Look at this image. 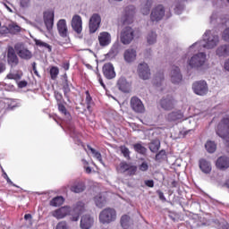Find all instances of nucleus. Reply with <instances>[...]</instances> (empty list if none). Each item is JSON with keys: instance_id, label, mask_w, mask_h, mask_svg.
I'll use <instances>...</instances> for the list:
<instances>
[{"instance_id": "37", "label": "nucleus", "mask_w": 229, "mask_h": 229, "mask_svg": "<svg viewBox=\"0 0 229 229\" xmlns=\"http://www.w3.org/2000/svg\"><path fill=\"white\" fill-rule=\"evenodd\" d=\"M205 148L207 149L208 153H216V150L217 149V145L216 144V142L208 140L205 144Z\"/></svg>"}, {"instance_id": "24", "label": "nucleus", "mask_w": 229, "mask_h": 229, "mask_svg": "<svg viewBox=\"0 0 229 229\" xmlns=\"http://www.w3.org/2000/svg\"><path fill=\"white\" fill-rule=\"evenodd\" d=\"M123 58L127 64H131L137 60V50L135 48H128L123 53Z\"/></svg>"}, {"instance_id": "2", "label": "nucleus", "mask_w": 229, "mask_h": 229, "mask_svg": "<svg viewBox=\"0 0 229 229\" xmlns=\"http://www.w3.org/2000/svg\"><path fill=\"white\" fill-rule=\"evenodd\" d=\"M206 62H207V54L200 52L199 54L193 55L187 61V64L190 69H195V71H201Z\"/></svg>"}, {"instance_id": "32", "label": "nucleus", "mask_w": 229, "mask_h": 229, "mask_svg": "<svg viewBox=\"0 0 229 229\" xmlns=\"http://www.w3.org/2000/svg\"><path fill=\"white\" fill-rule=\"evenodd\" d=\"M153 4V0H145L141 4V13L143 15H149V10Z\"/></svg>"}, {"instance_id": "36", "label": "nucleus", "mask_w": 229, "mask_h": 229, "mask_svg": "<svg viewBox=\"0 0 229 229\" xmlns=\"http://www.w3.org/2000/svg\"><path fill=\"white\" fill-rule=\"evenodd\" d=\"M83 210H85V204L79 201L73 206L72 212H73V214H82Z\"/></svg>"}, {"instance_id": "60", "label": "nucleus", "mask_w": 229, "mask_h": 229, "mask_svg": "<svg viewBox=\"0 0 229 229\" xmlns=\"http://www.w3.org/2000/svg\"><path fill=\"white\" fill-rule=\"evenodd\" d=\"M58 109H59V112H62V114H64V115H67V109L65 108V106L59 103L58 104Z\"/></svg>"}, {"instance_id": "35", "label": "nucleus", "mask_w": 229, "mask_h": 229, "mask_svg": "<svg viewBox=\"0 0 229 229\" xmlns=\"http://www.w3.org/2000/svg\"><path fill=\"white\" fill-rule=\"evenodd\" d=\"M63 90H64V98H66V99L70 101L69 94L71 92V88L69 87V81L67 80L66 74H64V81H63Z\"/></svg>"}, {"instance_id": "3", "label": "nucleus", "mask_w": 229, "mask_h": 229, "mask_svg": "<svg viewBox=\"0 0 229 229\" xmlns=\"http://www.w3.org/2000/svg\"><path fill=\"white\" fill-rule=\"evenodd\" d=\"M216 135L225 140L229 141V114L223 117L216 128Z\"/></svg>"}, {"instance_id": "18", "label": "nucleus", "mask_w": 229, "mask_h": 229, "mask_svg": "<svg viewBox=\"0 0 229 229\" xmlns=\"http://www.w3.org/2000/svg\"><path fill=\"white\" fill-rule=\"evenodd\" d=\"M116 87L124 94H129V92H131V83H130L124 77H120L118 79Z\"/></svg>"}, {"instance_id": "41", "label": "nucleus", "mask_w": 229, "mask_h": 229, "mask_svg": "<svg viewBox=\"0 0 229 229\" xmlns=\"http://www.w3.org/2000/svg\"><path fill=\"white\" fill-rule=\"evenodd\" d=\"M7 80H14L15 81H19L22 78V72H16L15 73L10 72L6 76Z\"/></svg>"}, {"instance_id": "29", "label": "nucleus", "mask_w": 229, "mask_h": 229, "mask_svg": "<svg viewBox=\"0 0 229 229\" xmlns=\"http://www.w3.org/2000/svg\"><path fill=\"white\" fill-rule=\"evenodd\" d=\"M120 224L123 229L133 228V220L128 215L122 216L120 219Z\"/></svg>"}, {"instance_id": "54", "label": "nucleus", "mask_w": 229, "mask_h": 229, "mask_svg": "<svg viewBox=\"0 0 229 229\" xmlns=\"http://www.w3.org/2000/svg\"><path fill=\"white\" fill-rule=\"evenodd\" d=\"M55 229H69V226H67V222L61 221L57 224Z\"/></svg>"}, {"instance_id": "28", "label": "nucleus", "mask_w": 229, "mask_h": 229, "mask_svg": "<svg viewBox=\"0 0 229 229\" xmlns=\"http://www.w3.org/2000/svg\"><path fill=\"white\" fill-rule=\"evenodd\" d=\"M216 55L218 58L229 56V44L220 45L216 50Z\"/></svg>"}, {"instance_id": "16", "label": "nucleus", "mask_w": 229, "mask_h": 229, "mask_svg": "<svg viewBox=\"0 0 229 229\" xmlns=\"http://www.w3.org/2000/svg\"><path fill=\"white\" fill-rule=\"evenodd\" d=\"M138 74L141 80H149L151 77V70L149 69V65L146 63H140L138 65Z\"/></svg>"}, {"instance_id": "55", "label": "nucleus", "mask_w": 229, "mask_h": 229, "mask_svg": "<svg viewBox=\"0 0 229 229\" xmlns=\"http://www.w3.org/2000/svg\"><path fill=\"white\" fill-rule=\"evenodd\" d=\"M21 8H28L31 4V0H20Z\"/></svg>"}, {"instance_id": "57", "label": "nucleus", "mask_w": 229, "mask_h": 229, "mask_svg": "<svg viewBox=\"0 0 229 229\" xmlns=\"http://www.w3.org/2000/svg\"><path fill=\"white\" fill-rule=\"evenodd\" d=\"M92 154L94 155V157L100 162V164H103V157H101V153H99V151L95 150V152Z\"/></svg>"}, {"instance_id": "27", "label": "nucleus", "mask_w": 229, "mask_h": 229, "mask_svg": "<svg viewBox=\"0 0 229 229\" xmlns=\"http://www.w3.org/2000/svg\"><path fill=\"white\" fill-rule=\"evenodd\" d=\"M94 225V218L90 215H85L81 219V229H90Z\"/></svg>"}, {"instance_id": "30", "label": "nucleus", "mask_w": 229, "mask_h": 229, "mask_svg": "<svg viewBox=\"0 0 229 229\" xmlns=\"http://www.w3.org/2000/svg\"><path fill=\"white\" fill-rule=\"evenodd\" d=\"M199 169L202 171V173H205V174H208L212 171V165H210V162L205 159H200Z\"/></svg>"}, {"instance_id": "62", "label": "nucleus", "mask_w": 229, "mask_h": 229, "mask_svg": "<svg viewBox=\"0 0 229 229\" xmlns=\"http://www.w3.org/2000/svg\"><path fill=\"white\" fill-rule=\"evenodd\" d=\"M18 87H19V89H24V87H28V81H21L18 83Z\"/></svg>"}, {"instance_id": "40", "label": "nucleus", "mask_w": 229, "mask_h": 229, "mask_svg": "<svg viewBox=\"0 0 229 229\" xmlns=\"http://www.w3.org/2000/svg\"><path fill=\"white\" fill-rule=\"evenodd\" d=\"M131 165V164H128V163L125 162V161L121 162L120 165H119V166H118V168H117L118 173H121V174H123L124 173H127V171H128V169H129V167H130Z\"/></svg>"}, {"instance_id": "9", "label": "nucleus", "mask_w": 229, "mask_h": 229, "mask_svg": "<svg viewBox=\"0 0 229 229\" xmlns=\"http://www.w3.org/2000/svg\"><path fill=\"white\" fill-rule=\"evenodd\" d=\"M14 51H16L18 56L21 60H31L33 58V54L22 43H16L14 45Z\"/></svg>"}, {"instance_id": "26", "label": "nucleus", "mask_w": 229, "mask_h": 229, "mask_svg": "<svg viewBox=\"0 0 229 229\" xmlns=\"http://www.w3.org/2000/svg\"><path fill=\"white\" fill-rule=\"evenodd\" d=\"M182 72H180V67L173 66L171 70V81L172 83H180L182 81Z\"/></svg>"}, {"instance_id": "44", "label": "nucleus", "mask_w": 229, "mask_h": 229, "mask_svg": "<svg viewBox=\"0 0 229 229\" xmlns=\"http://www.w3.org/2000/svg\"><path fill=\"white\" fill-rule=\"evenodd\" d=\"M120 151L122 153V155H123L124 158H126L127 160H130V148H128L126 146H120Z\"/></svg>"}, {"instance_id": "50", "label": "nucleus", "mask_w": 229, "mask_h": 229, "mask_svg": "<svg viewBox=\"0 0 229 229\" xmlns=\"http://www.w3.org/2000/svg\"><path fill=\"white\" fill-rule=\"evenodd\" d=\"M137 173V165H130L126 174L128 176H133Z\"/></svg>"}, {"instance_id": "58", "label": "nucleus", "mask_w": 229, "mask_h": 229, "mask_svg": "<svg viewBox=\"0 0 229 229\" xmlns=\"http://www.w3.org/2000/svg\"><path fill=\"white\" fill-rule=\"evenodd\" d=\"M3 171V176L4 178V180H6L7 183H10V185H13V187H16L15 184H13V182H12V180L10 179V177H8V174H6V172H4V170Z\"/></svg>"}, {"instance_id": "52", "label": "nucleus", "mask_w": 229, "mask_h": 229, "mask_svg": "<svg viewBox=\"0 0 229 229\" xmlns=\"http://www.w3.org/2000/svg\"><path fill=\"white\" fill-rule=\"evenodd\" d=\"M139 169H140L142 173H146V171H148V169H149V165H148V162L143 161V162L139 165Z\"/></svg>"}, {"instance_id": "61", "label": "nucleus", "mask_w": 229, "mask_h": 229, "mask_svg": "<svg viewBox=\"0 0 229 229\" xmlns=\"http://www.w3.org/2000/svg\"><path fill=\"white\" fill-rule=\"evenodd\" d=\"M144 183H145V185H146L147 187H150V188L155 187V181H153V180H146V181L144 182Z\"/></svg>"}, {"instance_id": "6", "label": "nucleus", "mask_w": 229, "mask_h": 229, "mask_svg": "<svg viewBox=\"0 0 229 229\" xmlns=\"http://www.w3.org/2000/svg\"><path fill=\"white\" fill-rule=\"evenodd\" d=\"M135 13H137V9L135 5H128L124 9V15L121 19V22L127 26L129 24H133V19L135 17Z\"/></svg>"}, {"instance_id": "17", "label": "nucleus", "mask_w": 229, "mask_h": 229, "mask_svg": "<svg viewBox=\"0 0 229 229\" xmlns=\"http://www.w3.org/2000/svg\"><path fill=\"white\" fill-rule=\"evenodd\" d=\"M43 19L48 31L53 30V26L55 24V11L47 10L44 12Z\"/></svg>"}, {"instance_id": "11", "label": "nucleus", "mask_w": 229, "mask_h": 229, "mask_svg": "<svg viewBox=\"0 0 229 229\" xmlns=\"http://www.w3.org/2000/svg\"><path fill=\"white\" fill-rule=\"evenodd\" d=\"M209 23L213 24L214 26H229V18L226 15H219V13L214 12L210 18Z\"/></svg>"}, {"instance_id": "15", "label": "nucleus", "mask_w": 229, "mask_h": 229, "mask_svg": "<svg viewBox=\"0 0 229 229\" xmlns=\"http://www.w3.org/2000/svg\"><path fill=\"white\" fill-rule=\"evenodd\" d=\"M71 26L77 33V35H80L81 31H83V21L81 20V16L75 14L72 18Z\"/></svg>"}, {"instance_id": "48", "label": "nucleus", "mask_w": 229, "mask_h": 229, "mask_svg": "<svg viewBox=\"0 0 229 229\" xmlns=\"http://www.w3.org/2000/svg\"><path fill=\"white\" fill-rule=\"evenodd\" d=\"M109 55H110V56H117V55H119V45L118 44L113 45V47H111V49L109 51Z\"/></svg>"}, {"instance_id": "34", "label": "nucleus", "mask_w": 229, "mask_h": 229, "mask_svg": "<svg viewBox=\"0 0 229 229\" xmlns=\"http://www.w3.org/2000/svg\"><path fill=\"white\" fill-rule=\"evenodd\" d=\"M72 192H75V194H80V192H83L85 191V183L80 182H75L72 187H71Z\"/></svg>"}, {"instance_id": "1", "label": "nucleus", "mask_w": 229, "mask_h": 229, "mask_svg": "<svg viewBox=\"0 0 229 229\" xmlns=\"http://www.w3.org/2000/svg\"><path fill=\"white\" fill-rule=\"evenodd\" d=\"M219 44V36L212 30H207L203 36V40L193 44L191 47L199 46L205 49H214Z\"/></svg>"}, {"instance_id": "63", "label": "nucleus", "mask_w": 229, "mask_h": 229, "mask_svg": "<svg viewBox=\"0 0 229 229\" xmlns=\"http://www.w3.org/2000/svg\"><path fill=\"white\" fill-rule=\"evenodd\" d=\"M24 219L25 221H29V224L31 225L32 224V219L33 217L31 216V214H26L24 216Z\"/></svg>"}, {"instance_id": "5", "label": "nucleus", "mask_w": 229, "mask_h": 229, "mask_svg": "<svg viewBox=\"0 0 229 229\" xmlns=\"http://www.w3.org/2000/svg\"><path fill=\"white\" fill-rule=\"evenodd\" d=\"M133 38H135V30L131 27L126 26L121 30L120 40L124 46L131 44Z\"/></svg>"}, {"instance_id": "10", "label": "nucleus", "mask_w": 229, "mask_h": 229, "mask_svg": "<svg viewBox=\"0 0 229 229\" xmlns=\"http://www.w3.org/2000/svg\"><path fill=\"white\" fill-rule=\"evenodd\" d=\"M165 16V7L162 4H158L154 7L150 13V21L152 22H159Z\"/></svg>"}, {"instance_id": "33", "label": "nucleus", "mask_w": 229, "mask_h": 229, "mask_svg": "<svg viewBox=\"0 0 229 229\" xmlns=\"http://www.w3.org/2000/svg\"><path fill=\"white\" fill-rule=\"evenodd\" d=\"M148 149L151 151V153H157L158 149H160V140H152L148 143Z\"/></svg>"}, {"instance_id": "21", "label": "nucleus", "mask_w": 229, "mask_h": 229, "mask_svg": "<svg viewBox=\"0 0 229 229\" xmlns=\"http://www.w3.org/2000/svg\"><path fill=\"white\" fill-rule=\"evenodd\" d=\"M98 42L101 47H106L112 44V35L107 31L100 32L98 35Z\"/></svg>"}, {"instance_id": "4", "label": "nucleus", "mask_w": 229, "mask_h": 229, "mask_svg": "<svg viewBox=\"0 0 229 229\" xmlns=\"http://www.w3.org/2000/svg\"><path fill=\"white\" fill-rule=\"evenodd\" d=\"M98 219L102 225H110V223H114L117 219V213L115 209L106 208L100 212Z\"/></svg>"}, {"instance_id": "47", "label": "nucleus", "mask_w": 229, "mask_h": 229, "mask_svg": "<svg viewBox=\"0 0 229 229\" xmlns=\"http://www.w3.org/2000/svg\"><path fill=\"white\" fill-rule=\"evenodd\" d=\"M35 44H36V46H38L39 47H47V49H48L49 53H51V46H49V44H47L40 39H36Z\"/></svg>"}, {"instance_id": "64", "label": "nucleus", "mask_w": 229, "mask_h": 229, "mask_svg": "<svg viewBox=\"0 0 229 229\" xmlns=\"http://www.w3.org/2000/svg\"><path fill=\"white\" fill-rule=\"evenodd\" d=\"M157 193L159 197V199H161V201H166L165 196H164V192H162L161 191H157Z\"/></svg>"}, {"instance_id": "39", "label": "nucleus", "mask_w": 229, "mask_h": 229, "mask_svg": "<svg viewBox=\"0 0 229 229\" xmlns=\"http://www.w3.org/2000/svg\"><path fill=\"white\" fill-rule=\"evenodd\" d=\"M147 42L149 46L157 43V32L151 31L147 35Z\"/></svg>"}, {"instance_id": "12", "label": "nucleus", "mask_w": 229, "mask_h": 229, "mask_svg": "<svg viewBox=\"0 0 229 229\" xmlns=\"http://www.w3.org/2000/svg\"><path fill=\"white\" fill-rule=\"evenodd\" d=\"M130 105L131 110L136 114H144V112H146V107H144L142 100L138 97H132L130 100Z\"/></svg>"}, {"instance_id": "13", "label": "nucleus", "mask_w": 229, "mask_h": 229, "mask_svg": "<svg viewBox=\"0 0 229 229\" xmlns=\"http://www.w3.org/2000/svg\"><path fill=\"white\" fill-rule=\"evenodd\" d=\"M99 26H101V16L98 13L92 14L89 21V33H96Z\"/></svg>"}, {"instance_id": "25", "label": "nucleus", "mask_w": 229, "mask_h": 229, "mask_svg": "<svg viewBox=\"0 0 229 229\" xmlns=\"http://www.w3.org/2000/svg\"><path fill=\"white\" fill-rule=\"evenodd\" d=\"M166 121L168 123H174L176 121H180L183 119V113L182 111L177 110V111H173L165 115Z\"/></svg>"}, {"instance_id": "38", "label": "nucleus", "mask_w": 229, "mask_h": 229, "mask_svg": "<svg viewBox=\"0 0 229 229\" xmlns=\"http://www.w3.org/2000/svg\"><path fill=\"white\" fill-rule=\"evenodd\" d=\"M133 149L134 151H136V153H139L140 155H146V153H148V148L142 146L141 143H135L133 145Z\"/></svg>"}, {"instance_id": "56", "label": "nucleus", "mask_w": 229, "mask_h": 229, "mask_svg": "<svg viewBox=\"0 0 229 229\" xmlns=\"http://www.w3.org/2000/svg\"><path fill=\"white\" fill-rule=\"evenodd\" d=\"M55 98L59 103H62L64 101V96L58 91H55Z\"/></svg>"}, {"instance_id": "20", "label": "nucleus", "mask_w": 229, "mask_h": 229, "mask_svg": "<svg viewBox=\"0 0 229 229\" xmlns=\"http://www.w3.org/2000/svg\"><path fill=\"white\" fill-rule=\"evenodd\" d=\"M103 74L106 80H114L115 78V68H114V64L111 63H106L103 65L102 68Z\"/></svg>"}, {"instance_id": "19", "label": "nucleus", "mask_w": 229, "mask_h": 229, "mask_svg": "<svg viewBox=\"0 0 229 229\" xmlns=\"http://www.w3.org/2000/svg\"><path fill=\"white\" fill-rule=\"evenodd\" d=\"M57 31L62 38H67L69 37V29L67 28V21L61 19L57 21Z\"/></svg>"}, {"instance_id": "23", "label": "nucleus", "mask_w": 229, "mask_h": 229, "mask_svg": "<svg viewBox=\"0 0 229 229\" xmlns=\"http://www.w3.org/2000/svg\"><path fill=\"white\" fill-rule=\"evenodd\" d=\"M216 166L219 171H226L229 167V157L226 156L219 157L216 161Z\"/></svg>"}, {"instance_id": "42", "label": "nucleus", "mask_w": 229, "mask_h": 229, "mask_svg": "<svg viewBox=\"0 0 229 229\" xmlns=\"http://www.w3.org/2000/svg\"><path fill=\"white\" fill-rule=\"evenodd\" d=\"M9 31L11 35H17L21 31V26L17 25V23H10Z\"/></svg>"}, {"instance_id": "43", "label": "nucleus", "mask_w": 229, "mask_h": 229, "mask_svg": "<svg viewBox=\"0 0 229 229\" xmlns=\"http://www.w3.org/2000/svg\"><path fill=\"white\" fill-rule=\"evenodd\" d=\"M51 207H60L64 205V197H55L50 201Z\"/></svg>"}, {"instance_id": "46", "label": "nucleus", "mask_w": 229, "mask_h": 229, "mask_svg": "<svg viewBox=\"0 0 229 229\" xmlns=\"http://www.w3.org/2000/svg\"><path fill=\"white\" fill-rule=\"evenodd\" d=\"M59 73H60V70H58V67L53 66L50 69V76L52 80H56V78H58Z\"/></svg>"}, {"instance_id": "45", "label": "nucleus", "mask_w": 229, "mask_h": 229, "mask_svg": "<svg viewBox=\"0 0 229 229\" xmlns=\"http://www.w3.org/2000/svg\"><path fill=\"white\" fill-rule=\"evenodd\" d=\"M154 83L157 85V87H160L162 83H164V73L159 72L156 75V79Z\"/></svg>"}, {"instance_id": "8", "label": "nucleus", "mask_w": 229, "mask_h": 229, "mask_svg": "<svg viewBox=\"0 0 229 229\" xmlns=\"http://www.w3.org/2000/svg\"><path fill=\"white\" fill-rule=\"evenodd\" d=\"M159 105L163 110H165V112H169L176 108V99H174L173 96L168 95L166 97H163L160 99Z\"/></svg>"}, {"instance_id": "59", "label": "nucleus", "mask_w": 229, "mask_h": 229, "mask_svg": "<svg viewBox=\"0 0 229 229\" xmlns=\"http://www.w3.org/2000/svg\"><path fill=\"white\" fill-rule=\"evenodd\" d=\"M0 33L2 35H4L6 33H10V25H8L7 27L6 26H3L0 28Z\"/></svg>"}, {"instance_id": "49", "label": "nucleus", "mask_w": 229, "mask_h": 229, "mask_svg": "<svg viewBox=\"0 0 229 229\" xmlns=\"http://www.w3.org/2000/svg\"><path fill=\"white\" fill-rule=\"evenodd\" d=\"M166 157V153L164 149L160 150L155 157L156 162H161L162 160H164V158H165Z\"/></svg>"}, {"instance_id": "14", "label": "nucleus", "mask_w": 229, "mask_h": 229, "mask_svg": "<svg viewBox=\"0 0 229 229\" xmlns=\"http://www.w3.org/2000/svg\"><path fill=\"white\" fill-rule=\"evenodd\" d=\"M7 64L10 65L11 69H13V67H17L19 65V56H17L13 47L8 48Z\"/></svg>"}, {"instance_id": "7", "label": "nucleus", "mask_w": 229, "mask_h": 229, "mask_svg": "<svg viewBox=\"0 0 229 229\" xmlns=\"http://www.w3.org/2000/svg\"><path fill=\"white\" fill-rule=\"evenodd\" d=\"M192 90L197 96H207L208 94V84L207 81H196L193 82Z\"/></svg>"}, {"instance_id": "22", "label": "nucleus", "mask_w": 229, "mask_h": 229, "mask_svg": "<svg viewBox=\"0 0 229 229\" xmlns=\"http://www.w3.org/2000/svg\"><path fill=\"white\" fill-rule=\"evenodd\" d=\"M72 212V209L69 206L62 207L58 209H56L53 216L54 217H56V219H64V217H66V216H69Z\"/></svg>"}, {"instance_id": "51", "label": "nucleus", "mask_w": 229, "mask_h": 229, "mask_svg": "<svg viewBox=\"0 0 229 229\" xmlns=\"http://www.w3.org/2000/svg\"><path fill=\"white\" fill-rule=\"evenodd\" d=\"M222 38L225 42H229V27L225 28L222 32Z\"/></svg>"}, {"instance_id": "31", "label": "nucleus", "mask_w": 229, "mask_h": 229, "mask_svg": "<svg viewBox=\"0 0 229 229\" xmlns=\"http://www.w3.org/2000/svg\"><path fill=\"white\" fill-rule=\"evenodd\" d=\"M93 201L98 208H103L106 205V198L101 194L95 196Z\"/></svg>"}, {"instance_id": "53", "label": "nucleus", "mask_w": 229, "mask_h": 229, "mask_svg": "<svg viewBox=\"0 0 229 229\" xmlns=\"http://www.w3.org/2000/svg\"><path fill=\"white\" fill-rule=\"evenodd\" d=\"M183 10V4L178 3L175 4V7H174V12L177 15H180V13H182Z\"/></svg>"}]
</instances>
